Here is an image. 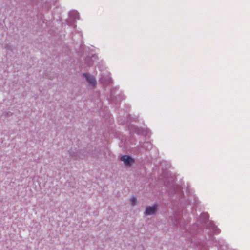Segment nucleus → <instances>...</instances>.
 I'll list each match as a JSON object with an SVG mask.
<instances>
[{
	"mask_svg": "<svg viewBox=\"0 0 250 250\" xmlns=\"http://www.w3.org/2000/svg\"><path fill=\"white\" fill-rule=\"evenodd\" d=\"M157 210V206L156 205H153L152 207H148L146 208V210L145 211V214L146 215H151L155 213Z\"/></svg>",
	"mask_w": 250,
	"mask_h": 250,
	"instance_id": "nucleus-1",
	"label": "nucleus"
},
{
	"mask_svg": "<svg viewBox=\"0 0 250 250\" xmlns=\"http://www.w3.org/2000/svg\"><path fill=\"white\" fill-rule=\"evenodd\" d=\"M84 75L86 78L87 81L92 86H94L96 84V80L92 76L87 73L84 74Z\"/></svg>",
	"mask_w": 250,
	"mask_h": 250,
	"instance_id": "nucleus-2",
	"label": "nucleus"
},
{
	"mask_svg": "<svg viewBox=\"0 0 250 250\" xmlns=\"http://www.w3.org/2000/svg\"><path fill=\"white\" fill-rule=\"evenodd\" d=\"M120 160L123 161L124 163L127 165H130L133 162V160L132 158L126 155L122 156L120 158Z\"/></svg>",
	"mask_w": 250,
	"mask_h": 250,
	"instance_id": "nucleus-3",
	"label": "nucleus"
},
{
	"mask_svg": "<svg viewBox=\"0 0 250 250\" xmlns=\"http://www.w3.org/2000/svg\"><path fill=\"white\" fill-rule=\"evenodd\" d=\"M136 201H137V199L135 197H134V196L132 197L130 199L131 204L132 206L135 205L136 204Z\"/></svg>",
	"mask_w": 250,
	"mask_h": 250,
	"instance_id": "nucleus-4",
	"label": "nucleus"
},
{
	"mask_svg": "<svg viewBox=\"0 0 250 250\" xmlns=\"http://www.w3.org/2000/svg\"><path fill=\"white\" fill-rule=\"evenodd\" d=\"M208 214L207 213H204L201 215V217L204 218L205 219H208Z\"/></svg>",
	"mask_w": 250,
	"mask_h": 250,
	"instance_id": "nucleus-5",
	"label": "nucleus"
}]
</instances>
